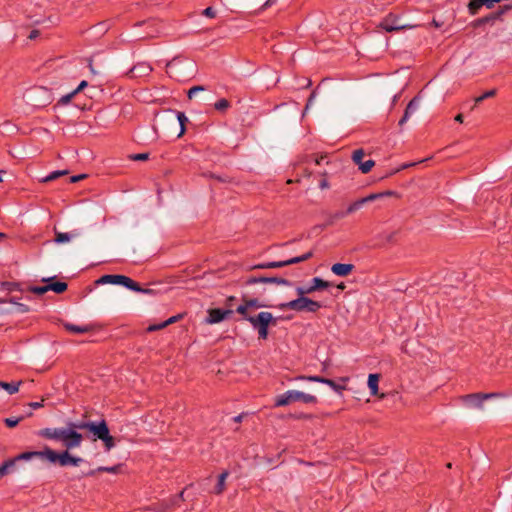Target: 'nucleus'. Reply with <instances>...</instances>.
<instances>
[{
    "mask_svg": "<svg viewBox=\"0 0 512 512\" xmlns=\"http://www.w3.org/2000/svg\"><path fill=\"white\" fill-rule=\"evenodd\" d=\"M165 327H167V325H166V322L164 321V322H162L160 324H153V325L148 326L147 331L148 332H153V331H157V330L163 329Z\"/></svg>",
    "mask_w": 512,
    "mask_h": 512,
    "instance_id": "obj_48",
    "label": "nucleus"
},
{
    "mask_svg": "<svg viewBox=\"0 0 512 512\" xmlns=\"http://www.w3.org/2000/svg\"><path fill=\"white\" fill-rule=\"evenodd\" d=\"M203 14L209 18H214L216 16V12L212 7H207L203 10Z\"/></svg>",
    "mask_w": 512,
    "mask_h": 512,
    "instance_id": "obj_53",
    "label": "nucleus"
},
{
    "mask_svg": "<svg viewBox=\"0 0 512 512\" xmlns=\"http://www.w3.org/2000/svg\"><path fill=\"white\" fill-rule=\"evenodd\" d=\"M43 402H44V399H42L41 402H30L28 405H29V407H31L33 409H38V408H41L44 406Z\"/></svg>",
    "mask_w": 512,
    "mask_h": 512,
    "instance_id": "obj_62",
    "label": "nucleus"
},
{
    "mask_svg": "<svg viewBox=\"0 0 512 512\" xmlns=\"http://www.w3.org/2000/svg\"><path fill=\"white\" fill-rule=\"evenodd\" d=\"M267 285V284H277V285H285L291 286L292 282L286 278L278 277V276H250L247 277L243 286H253V285Z\"/></svg>",
    "mask_w": 512,
    "mask_h": 512,
    "instance_id": "obj_11",
    "label": "nucleus"
},
{
    "mask_svg": "<svg viewBox=\"0 0 512 512\" xmlns=\"http://www.w3.org/2000/svg\"><path fill=\"white\" fill-rule=\"evenodd\" d=\"M495 95H496V89H492V90L486 91L481 96L475 98V105L481 103L483 100H485L487 98L494 97Z\"/></svg>",
    "mask_w": 512,
    "mask_h": 512,
    "instance_id": "obj_40",
    "label": "nucleus"
},
{
    "mask_svg": "<svg viewBox=\"0 0 512 512\" xmlns=\"http://www.w3.org/2000/svg\"><path fill=\"white\" fill-rule=\"evenodd\" d=\"M25 101L34 108H44L53 102V93L44 86H33L26 90Z\"/></svg>",
    "mask_w": 512,
    "mask_h": 512,
    "instance_id": "obj_5",
    "label": "nucleus"
},
{
    "mask_svg": "<svg viewBox=\"0 0 512 512\" xmlns=\"http://www.w3.org/2000/svg\"><path fill=\"white\" fill-rule=\"evenodd\" d=\"M250 269L251 270H255V269H269V266H267V262H265V263H259V264L253 265Z\"/></svg>",
    "mask_w": 512,
    "mask_h": 512,
    "instance_id": "obj_63",
    "label": "nucleus"
},
{
    "mask_svg": "<svg viewBox=\"0 0 512 512\" xmlns=\"http://www.w3.org/2000/svg\"><path fill=\"white\" fill-rule=\"evenodd\" d=\"M64 328L70 333L84 334L93 331L95 326L91 324L79 326L71 323H65Z\"/></svg>",
    "mask_w": 512,
    "mask_h": 512,
    "instance_id": "obj_20",
    "label": "nucleus"
},
{
    "mask_svg": "<svg viewBox=\"0 0 512 512\" xmlns=\"http://www.w3.org/2000/svg\"><path fill=\"white\" fill-rule=\"evenodd\" d=\"M229 475V471L228 470H224L219 476H218V481H217V484L216 486L214 487V493L216 495H220L224 492L225 490V480L226 478L228 477Z\"/></svg>",
    "mask_w": 512,
    "mask_h": 512,
    "instance_id": "obj_26",
    "label": "nucleus"
},
{
    "mask_svg": "<svg viewBox=\"0 0 512 512\" xmlns=\"http://www.w3.org/2000/svg\"><path fill=\"white\" fill-rule=\"evenodd\" d=\"M264 286L265 285H262V287L255 289L251 294L253 296H258V297L264 296L266 294V288Z\"/></svg>",
    "mask_w": 512,
    "mask_h": 512,
    "instance_id": "obj_51",
    "label": "nucleus"
},
{
    "mask_svg": "<svg viewBox=\"0 0 512 512\" xmlns=\"http://www.w3.org/2000/svg\"><path fill=\"white\" fill-rule=\"evenodd\" d=\"M267 266H269V269L282 268V267L286 266V262H285V260H283V261H270V262H267Z\"/></svg>",
    "mask_w": 512,
    "mask_h": 512,
    "instance_id": "obj_46",
    "label": "nucleus"
},
{
    "mask_svg": "<svg viewBox=\"0 0 512 512\" xmlns=\"http://www.w3.org/2000/svg\"><path fill=\"white\" fill-rule=\"evenodd\" d=\"M24 419L23 416L21 417H10V418H5L4 419V423L6 424L7 427L9 428H14L15 426L18 425V423L20 421H22Z\"/></svg>",
    "mask_w": 512,
    "mask_h": 512,
    "instance_id": "obj_39",
    "label": "nucleus"
},
{
    "mask_svg": "<svg viewBox=\"0 0 512 512\" xmlns=\"http://www.w3.org/2000/svg\"><path fill=\"white\" fill-rule=\"evenodd\" d=\"M315 96H316V92H315V91H313V92L310 94V96H309V98H308V100H307V103H306V106H305V109H304V113H305V112L310 108V106L312 105V103H313V100H314Z\"/></svg>",
    "mask_w": 512,
    "mask_h": 512,
    "instance_id": "obj_55",
    "label": "nucleus"
},
{
    "mask_svg": "<svg viewBox=\"0 0 512 512\" xmlns=\"http://www.w3.org/2000/svg\"><path fill=\"white\" fill-rule=\"evenodd\" d=\"M482 6L490 9L494 6V2L493 0H470L468 3V11L471 15H476Z\"/></svg>",
    "mask_w": 512,
    "mask_h": 512,
    "instance_id": "obj_17",
    "label": "nucleus"
},
{
    "mask_svg": "<svg viewBox=\"0 0 512 512\" xmlns=\"http://www.w3.org/2000/svg\"><path fill=\"white\" fill-rule=\"evenodd\" d=\"M247 321L251 324V326L257 330L259 339H267L269 334V326H275L277 323V319L273 317L272 313L262 311L257 315H252L247 318Z\"/></svg>",
    "mask_w": 512,
    "mask_h": 512,
    "instance_id": "obj_6",
    "label": "nucleus"
},
{
    "mask_svg": "<svg viewBox=\"0 0 512 512\" xmlns=\"http://www.w3.org/2000/svg\"><path fill=\"white\" fill-rule=\"evenodd\" d=\"M195 70L196 65L192 60L180 56L174 57L166 64V72L178 81L191 77Z\"/></svg>",
    "mask_w": 512,
    "mask_h": 512,
    "instance_id": "obj_4",
    "label": "nucleus"
},
{
    "mask_svg": "<svg viewBox=\"0 0 512 512\" xmlns=\"http://www.w3.org/2000/svg\"><path fill=\"white\" fill-rule=\"evenodd\" d=\"M502 393L492 392V393H470L461 395L457 398V400L465 406L467 409L473 410H482L484 407V401L494 398L502 397Z\"/></svg>",
    "mask_w": 512,
    "mask_h": 512,
    "instance_id": "obj_7",
    "label": "nucleus"
},
{
    "mask_svg": "<svg viewBox=\"0 0 512 512\" xmlns=\"http://www.w3.org/2000/svg\"><path fill=\"white\" fill-rule=\"evenodd\" d=\"M97 285L99 284H114V285H122L127 289L137 288V282L131 279L128 276L120 275V274H105L101 276L99 279L95 281Z\"/></svg>",
    "mask_w": 512,
    "mask_h": 512,
    "instance_id": "obj_10",
    "label": "nucleus"
},
{
    "mask_svg": "<svg viewBox=\"0 0 512 512\" xmlns=\"http://www.w3.org/2000/svg\"><path fill=\"white\" fill-rule=\"evenodd\" d=\"M510 9H512L511 5H504L500 7L497 11L490 13L487 16L476 19L473 22V27L477 28L485 24H494L496 20L500 19L501 16Z\"/></svg>",
    "mask_w": 512,
    "mask_h": 512,
    "instance_id": "obj_13",
    "label": "nucleus"
},
{
    "mask_svg": "<svg viewBox=\"0 0 512 512\" xmlns=\"http://www.w3.org/2000/svg\"><path fill=\"white\" fill-rule=\"evenodd\" d=\"M382 198V194L379 193H372V194H369L368 196L366 197H363V200L366 203H369V202H373L377 199H381Z\"/></svg>",
    "mask_w": 512,
    "mask_h": 512,
    "instance_id": "obj_44",
    "label": "nucleus"
},
{
    "mask_svg": "<svg viewBox=\"0 0 512 512\" xmlns=\"http://www.w3.org/2000/svg\"><path fill=\"white\" fill-rule=\"evenodd\" d=\"M173 505H171V502L167 503V502H163L159 505V510L158 512H165L167 511L170 507H172Z\"/></svg>",
    "mask_w": 512,
    "mask_h": 512,
    "instance_id": "obj_60",
    "label": "nucleus"
},
{
    "mask_svg": "<svg viewBox=\"0 0 512 512\" xmlns=\"http://www.w3.org/2000/svg\"><path fill=\"white\" fill-rule=\"evenodd\" d=\"M258 296L250 297L249 294L244 293L241 297L242 302H245L248 306V308H262V307H268V305L262 303L259 301Z\"/></svg>",
    "mask_w": 512,
    "mask_h": 512,
    "instance_id": "obj_22",
    "label": "nucleus"
},
{
    "mask_svg": "<svg viewBox=\"0 0 512 512\" xmlns=\"http://www.w3.org/2000/svg\"><path fill=\"white\" fill-rule=\"evenodd\" d=\"M87 175L86 174H79V175H75V176H72L70 177L69 179V183H76L84 178H86Z\"/></svg>",
    "mask_w": 512,
    "mask_h": 512,
    "instance_id": "obj_57",
    "label": "nucleus"
},
{
    "mask_svg": "<svg viewBox=\"0 0 512 512\" xmlns=\"http://www.w3.org/2000/svg\"><path fill=\"white\" fill-rule=\"evenodd\" d=\"M176 118L181 126L180 133L178 134V137H180L185 133V123L188 121V119L183 112H176Z\"/></svg>",
    "mask_w": 512,
    "mask_h": 512,
    "instance_id": "obj_33",
    "label": "nucleus"
},
{
    "mask_svg": "<svg viewBox=\"0 0 512 512\" xmlns=\"http://www.w3.org/2000/svg\"><path fill=\"white\" fill-rule=\"evenodd\" d=\"M296 401H301L306 404H316L318 402L314 395L306 394L301 391L289 390L277 396L274 404L276 407H280L289 405L290 403Z\"/></svg>",
    "mask_w": 512,
    "mask_h": 512,
    "instance_id": "obj_8",
    "label": "nucleus"
},
{
    "mask_svg": "<svg viewBox=\"0 0 512 512\" xmlns=\"http://www.w3.org/2000/svg\"><path fill=\"white\" fill-rule=\"evenodd\" d=\"M204 90H205V88H204L203 86H193V87H192V88H190V89H189V91H188V98H189V99H192V97H193L196 93H198V92H200V91H204Z\"/></svg>",
    "mask_w": 512,
    "mask_h": 512,
    "instance_id": "obj_47",
    "label": "nucleus"
},
{
    "mask_svg": "<svg viewBox=\"0 0 512 512\" xmlns=\"http://www.w3.org/2000/svg\"><path fill=\"white\" fill-rule=\"evenodd\" d=\"M232 313H233V310L230 308H228V309H221V308L209 309L206 322L210 323V324L219 323Z\"/></svg>",
    "mask_w": 512,
    "mask_h": 512,
    "instance_id": "obj_15",
    "label": "nucleus"
},
{
    "mask_svg": "<svg viewBox=\"0 0 512 512\" xmlns=\"http://www.w3.org/2000/svg\"><path fill=\"white\" fill-rule=\"evenodd\" d=\"M173 505H171V502L167 503V502H163L159 505V510L158 512H165L167 511L170 507H172Z\"/></svg>",
    "mask_w": 512,
    "mask_h": 512,
    "instance_id": "obj_61",
    "label": "nucleus"
},
{
    "mask_svg": "<svg viewBox=\"0 0 512 512\" xmlns=\"http://www.w3.org/2000/svg\"><path fill=\"white\" fill-rule=\"evenodd\" d=\"M364 205H365V202H364L363 198H360V199L354 201L353 203H351L347 207V212H349V214H352V213L356 212L357 210L361 209Z\"/></svg>",
    "mask_w": 512,
    "mask_h": 512,
    "instance_id": "obj_34",
    "label": "nucleus"
},
{
    "mask_svg": "<svg viewBox=\"0 0 512 512\" xmlns=\"http://www.w3.org/2000/svg\"><path fill=\"white\" fill-rule=\"evenodd\" d=\"M87 415H84L81 420L78 421L80 431H85L84 437L91 439L92 441L100 440L103 442L105 448H113L116 445L115 438L110 434L108 424L105 419H101L98 422L89 421L86 419Z\"/></svg>",
    "mask_w": 512,
    "mask_h": 512,
    "instance_id": "obj_2",
    "label": "nucleus"
},
{
    "mask_svg": "<svg viewBox=\"0 0 512 512\" xmlns=\"http://www.w3.org/2000/svg\"><path fill=\"white\" fill-rule=\"evenodd\" d=\"M374 165H375V161L372 159H369L367 161L362 162V164H360L359 170L362 173L366 174L371 171V169L374 167Z\"/></svg>",
    "mask_w": 512,
    "mask_h": 512,
    "instance_id": "obj_35",
    "label": "nucleus"
},
{
    "mask_svg": "<svg viewBox=\"0 0 512 512\" xmlns=\"http://www.w3.org/2000/svg\"><path fill=\"white\" fill-rule=\"evenodd\" d=\"M122 468V464H116L110 467L107 466H99L96 469H92L85 473L86 476H94L97 472H109V473H118Z\"/></svg>",
    "mask_w": 512,
    "mask_h": 512,
    "instance_id": "obj_23",
    "label": "nucleus"
},
{
    "mask_svg": "<svg viewBox=\"0 0 512 512\" xmlns=\"http://www.w3.org/2000/svg\"><path fill=\"white\" fill-rule=\"evenodd\" d=\"M182 318H183V314H177V315H174V316L170 317L165 322H166V325L168 326L170 324H173V323L177 322L178 320H180Z\"/></svg>",
    "mask_w": 512,
    "mask_h": 512,
    "instance_id": "obj_52",
    "label": "nucleus"
},
{
    "mask_svg": "<svg viewBox=\"0 0 512 512\" xmlns=\"http://www.w3.org/2000/svg\"><path fill=\"white\" fill-rule=\"evenodd\" d=\"M249 7H255L259 4L262 5L264 0H243Z\"/></svg>",
    "mask_w": 512,
    "mask_h": 512,
    "instance_id": "obj_58",
    "label": "nucleus"
},
{
    "mask_svg": "<svg viewBox=\"0 0 512 512\" xmlns=\"http://www.w3.org/2000/svg\"><path fill=\"white\" fill-rule=\"evenodd\" d=\"M379 377V374H370L368 376V387L370 389L371 395L373 396L378 394Z\"/></svg>",
    "mask_w": 512,
    "mask_h": 512,
    "instance_id": "obj_28",
    "label": "nucleus"
},
{
    "mask_svg": "<svg viewBox=\"0 0 512 512\" xmlns=\"http://www.w3.org/2000/svg\"><path fill=\"white\" fill-rule=\"evenodd\" d=\"M39 35H40L39 30L33 29V30L30 32V34H29L28 38H29V39H31V40H34V39H36Z\"/></svg>",
    "mask_w": 512,
    "mask_h": 512,
    "instance_id": "obj_64",
    "label": "nucleus"
},
{
    "mask_svg": "<svg viewBox=\"0 0 512 512\" xmlns=\"http://www.w3.org/2000/svg\"><path fill=\"white\" fill-rule=\"evenodd\" d=\"M364 150L363 149H357L353 152L352 154V160L355 164L358 165V167L360 166V164H362V159L364 157Z\"/></svg>",
    "mask_w": 512,
    "mask_h": 512,
    "instance_id": "obj_37",
    "label": "nucleus"
},
{
    "mask_svg": "<svg viewBox=\"0 0 512 512\" xmlns=\"http://www.w3.org/2000/svg\"><path fill=\"white\" fill-rule=\"evenodd\" d=\"M132 291L143 293V294H153L154 290L149 288H142L139 283H137V288L131 289Z\"/></svg>",
    "mask_w": 512,
    "mask_h": 512,
    "instance_id": "obj_49",
    "label": "nucleus"
},
{
    "mask_svg": "<svg viewBox=\"0 0 512 512\" xmlns=\"http://www.w3.org/2000/svg\"><path fill=\"white\" fill-rule=\"evenodd\" d=\"M66 174H68V170L54 171V172L50 173L48 176H46L43 179V182L53 181V180L57 179L58 177L66 175Z\"/></svg>",
    "mask_w": 512,
    "mask_h": 512,
    "instance_id": "obj_36",
    "label": "nucleus"
},
{
    "mask_svg": "<svg viewBox=\"0 0 512 512\" xmlns=\"http://www.w3.org/2000/svg\"><path fill=\"white\" fill-rule=\"evenodd\" d=\"M79 235H80L79 231H73L71 233L55 231L54 241L58 244H62V243L69 242L71 240V238L78 237Z\"/></svg>",
    "mask_w": 512,
    "mask_h": 512,
    "instance_id": "obj_24",
    "label": "nucleus"
},
{
    "mask_svg": "<svg viewBox=\"0 0 512 512\" xmlns=\"http://www.w3.org/2000/svg\"><path fill=\"white\" fill-rule=\"evenodd\" d=\"M129 158L133 161H145L149 159V153L132 154Z\"/></svg>",
    "mask_w": 512,
    "mask_h": 512,
    "instance_id": "obj_43",
    "label": "nucleus"
},
{
    "mask_svg": "<svg viewBox=\"0 0 512 512\" xmlns=\"http://www.w3.org/2000/svg\"><path fill=\"white\" fill-rule=\"evenodd\" d=\"M230 106V103L227 99L225 98H222L220 100H218L215 104H214V107L216 110L218 111H224L226 110L228 107Z\"/></svg>",
    "mask_w": 512,
    "mask_h": 512,
    "instance_id": "obj_41",
    "label": "nucleus"
},
{
    "mask_svg": "<svg viewBox=\"0 0 512 512\" xmlns=\"http://www.w3.org/2000/svg\"><path fill=\"white\" fill-rule=\"evenodd\" d=\"M28 291L37 295H43L49 291L48 284L44 286H30Z\"/></svg>",
    "mask_w": 512,
    "mask_h": 512,
    "instance_id": "obj_38",
    "label": "nucleus"
},
{
    "mask_svg": "<svg viewBox=\"0 0 512 512\" xmlns=\"http://www.w3.org/2000/svg\"><path fill=\"white\" fill-rule=\"evenodd\" d=\"M276 2H277V0H265L262 3V5H260V9L265 10V9L271 7L272 5H274Z\"/></svg>",
    "mask_w": 512,
    "mask_h": 512,
    "instance_id": "obj_54",
    "label": "nucleus"
},
{
    "mask_svg": "<svg viewBox=\"0 0 512 512\" xmlns=\"http://www.w3.org/2000/svg\"><path fill=\"white\" fill-rule=\"evenodd\" d=\"M380 194H382V198L390 197V196L399 197V194L393 190H386V191L380 192Z\"/></svg>",
    "mask_w": 512,
    "mask_h": 512,
    "instance_id": "obj_59",
    "label": "nucleus"
},
{
    "mask_svg": "<svg viewBox=\"0 0 512 512\" xmlns=\"http://www.w3.org/2000/svg\"><path fill=\"white\" fill-rule=\"evenodd\" d=\"M297 379L326 384L339 394L346 389V386L337 384L334 380L322 376H299Z\"/></svg>",
    "mask_w": 512,
    "mask_h": 512,
    "instance_id": "obj_14",
    "label": "nucleus"
},
{
    "mask_svg": "<svg viewBox=\"0 0 512 512\" xmlns=\"http://www.w3.org/2000/svg\"><path fill=\"white\" fill-rule=\"evenodd\" d=\"M75 95H76V93H74V91H71L70 93L62 96L58 100V105H66V104H68Z\"/></svg>",
    "mask_w": 512,
    "mask_h": 512,
    "instance_id": "obj_42",
    "label": "nucleus"
},
{
    "mask_svg": "<svg viewBox=\"0 0 512 512\" xmlns=\"http://www.w3.org/2000/svg\"><path fill=\"white\" fill-rule=\"evenodd\" d=\"M354 268L355 266L351 263H335L332 265L331 271L337 276L345 277L348 276Z\"/></svg>",
    "mask_w": 512,
    "mask_h": 512,
    "instance_id": "obj_16",
    "label": "nucleus"
},
{
    "mask_svg": "<svg viewBox=\"0 0 512 512\" xmlns=\"http://www.w3.org/2000/svg\"><path fill=\"white\" fill-rule=\"evenodd\" d=\"M390 95H392V98H393V100H392V106H394V105H395V103L397 102V100H398L399 96H400V93H399V92L394 93V90H392V91H387V92H383V93H382V96H390Z\"/></svg>",
    "mask_w": 512,
    "mask_h": 512,
    "instance_id": "obj_50",
    "label": "nucleus"
},
{
    "mask_svg": "<svg viewBox=\"0 0 512 512\" xmlns=\"http://www.w3.org/2000/svg\"><path fill=\"white\" fill-rule=\"evenodd\" d=\"M22 381L17 382H3L0 381V388L5 389L10 395L15 394L19 391Z\"/></svg>",
    "mask_w": 512,
    "mask_h": 512,
    "instance_id": "obj_27",
    "label": "nucleus"
},
{
    "mask_svg": "<svg viewBox=\"0 0 512 512\" xmlns=\"http://www.w3.org/2000/svg\"><path fill=\"white\" fill-rule=\"evenodd\" d=\"M312 257H313V251L310 250V251L304 253L301 256H296V257L290 258L288 260H285L286 266H289V265H292V264H297V263L309 260Z\"/></svg>",
    "mask_w": 512,
    "mask_h": 512,
    "instance_id": "obj_30",
    "label": "nucleus"
},
{
    "mask_svg": "<svg viewBox=\"0 0 512 512\" xmlns=\"http://www.w3.org/2000/svg\"><path fill=\"white\" fill-rule=\"evenodd\" d=\"M78 421L68 422L65 427L44 428L39 431L43 438L61 443L65 448H75L81 445L84 435L79 432Z\"/></svg>",
    "mask_w": 512,
    "mask_h": 512,
    "instance_id": "obj_1",
    "label": "nucleus"
},
{
    "mask_svg": "<svg viewBox=\"0 0 512 512\" xmlns=\"http://www.w3.org/2000/svg\"><path fill=\"white\" fill-rule=\"evenodd\" d=\"M54 280H55V277H49V278H43L42 282H49V284H48L49 291L51 290L57 294L64 293L68 288L67 283L61 282V281H54Z\"/></svg>",
    "mask_w": 512,
    "mask_h": 512,
    "instance_id": "obj_18",
    "label": "nucleus"
},
{
    "mask_svg": "<svg viewBox=\"0 0 512 512\" xmlns=\"http://www.w3.org/2000/svg\"><path fill=\"white\" fill-rule=\"evenodd\" d=\"M19 458H39L42 461H49L51 463L58 462L61 466H77L83 461L82 458L71 456L69 450H64L60 454L56 453L54 450H27L19 454Z\"/></svg>",
    "mask_w": 512,
    "mask_h": 512,
    "instance_id": "obj_3",
    "label": "nucleus"
},
{
    "mask_svg": "<svg viewBox=\"0 0 512 512\" xmlns=\"http://www.w3.org/2000/svg\"><path fill=\"white\" fill-rule=\"evenodd\" d=\"M88 86V82L86 80H83L80 82L78 87L74 89V93L78 94L79 92L83 91Z\"/></svg>",
    "mask_w": 512,
    "mask_h": 512,
    "instance_id": "obj_56",
    "label": "nucleus"
},
{
    "mask_svg": "<svg viewBox=\"0 0 512 512\" xmlns=\"http://www.w3.org/2000/svg\"><path fill=\"white\" fill-rule=\"evenodd\" d=\"M379 27H381L386 32H394L411 29L413 28V25L402 23L397 15L390 13L385 18H383L379 24Z\"/></svg>",
    "mask_w": 512,
    "mask_h": 512,
    "instance_id": "obj_12",
    "label": "nucleus"
},
{
    "mask_svg": "<svg viewBox=\"0 0 512 512\" xmlns=\"http://www.w3.org/2000/svg\"><path fill=\"white\" fill-rule=\"evenodd\" d=\"M1 303L10 302L16 305V310L19 313H27L30 311L29 307L23 303L17 302L14 298H10L9 300H1Z\"/></svg>",
    "mask_w": 512,
    "mask_h": 512,
    "instance_id": "obj_31",
    "label": "nucleus"
},
{
    "mask_svg": "<svg viewBox=\"0 0 512 512\" xmlns=\"http://www.w3.org/2000/svg\"><path fill=\"white\" fill-rule=\"evenodd\" d=\"M418 108V98L414 97L406 106V109L404 111L403 116L399 120V126H403L407 120L409 119L410 115L414 113Z\"/></svg>",
    "mask_w": 512,
    "mask_h": 512,
    "instance_id": "obj_19",
    "label": "nucleus"
},
{
    "mask_svg": "<svg viewBox=\"0 0 512 512\" xmlns=\"http://www.w3.org/2000/svg\"><path fill=\"white\" fill-rule=\"evenodd\" d=\"M347 215H349V212H347V209L345 211H337L335 213H331L327 216L325 226H332L336 223V221L345 218Z\"/></svg>",
    "mask_w": 512,
    "mask_h": 512,
    "instance_id": "obj_25",
    "label": "nucleus"
},
{
    "mask_svg": "<svg viewBox=\"0 0 512 512\" xmlns=\"http://www.w3.org/2000/svg\"><path fill=\"white\" fill-rule=\"evenodd\" d=\"M19 460H27L26 458H19V455H17L14 458L7 459L0 465V479L3 478L5 475L9 474L15 463Z\"/></svg>",
    "mask_w": 512,
    "mask_h": 512,
    "instance_id": "obj_21",
    "label": "nucleus"
},
{
    "mask_svg": "<svg viewBox=\"0 0 512 512\" xmlns=\"http://www.w3.org/2000/svg\"><path fill=\"white\" fill-rule=\"evenodd\" d=\"M322 307L321 303L315 300H312L308 297H299L289 302L281 303L278 305L280 310L291 309L294 311H309V312H317Z\"/></svg>",
    "mask_w": 512,
    "mask_h": 512,
    "instance_id": "obj_9",
    "label": "nucleus"
},
{
    "mask_svg": "<svg viewBox=\"0 0 512 512\" xmlns=\"http://www.w3.org/2000/svg\"><path fill=\"white\" fill-rule=\"evenodd\" d=\"M330 282L326 281V280H323L322 278H319V277H314L312 280H311V289H313V291H318V290H322V289H326L328 287H330Z\"/></svg>",
    "mask_w": 512,
    "mask_h": 512,
    "instance_id": "obj_29",
    "label": "nucleus"
},
{
    "mask_svg": "<svg viewBox=\"0 0 512 512\" xmlns=\"http://www.w3.org/2000/svg\"><path fill=\"white\" fill-rule=\"evenodd\" d=\"M249 308L245 302H242L237 308L236 312L241 315L242 320H246L251 316V314L248 312Z\"/></svg>",
    "mask_w": 512,
    "mask_h": 512,
    "instance_id": "obj_32",
    "label": "nucleus"
},
{
    "mask_svg": "<svg viewBox=\"0 0 512 512\" xmlns=\"http://www.w3.org/2000/svg\"><path fill=\"white\" fill-rule=\"evenodd\" d=\"M183 495H184V490H182L179 494L173 496L170 499L171 505H173V506L179 505L180 501L184 500Z\"/></svg>",
    "mask_w": 512,
    "mask_h": 512,
    "instance_id": "obj_45",
    "label": "nucleus"
}]
</instances>
